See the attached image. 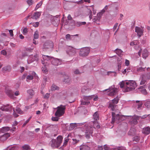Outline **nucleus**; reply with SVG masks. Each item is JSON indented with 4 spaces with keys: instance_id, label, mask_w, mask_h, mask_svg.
<instances>
[{
    "instance_id": "f257e3e1",
    "label": "nucleus",
    "mask_w": 150,
    "mask_h": 150,
    "mask_svg": "<svg viewBox=\"0 0 150 150\" xmlns=\"http://www.w3.org/2000/svg\"><path fill=\"white\" fill-rule=\"evenodd\" d=\"M112 120L111 122L112 124L113 123L115 122V120L116 117V120L117 119L119 120H121V121L124 120H125V119H129V122H130L131 124L134 125L137 124V120L139 119V116L137 115H135L133 116L130 115H123L120 116L119 115L117 114L116 115V116H115V113L114 112H112Z\"/></svg>"
},
{
    "instance_id": "f03ea898",
    "label": "nucleus",
    "mask_w": 150,
    "mask_h": 150,
    "mask_svg": "<svg viewBox=\"0 0 150 150\" xmlns=\"http://www.w3.org/2000/svg\"><path fill=\"white\" fill-rule=\"evenodd\" d=\"M41 60L42 64L45 67L49 66L50 64V62L51 64L56 66L62 64V61L60 59L48 55H43Z\"/></svg>"
},
{
    "instance_id": "7ed1b4c3",
    "label": "nucleus",
    "mask_w": 150,
    "mask_h": 150,
    "mask_svg": "<svg viewBox=\"0 0 150 150\" xmlns=\"http://www.w3.org/2000/svg\"><path fill=\"white\" fill-rule=\"evenodd\" d=\"M85 127V137L87 139H88L90 137V135H92L94 129H95L96 126L94 125V124H92L90 122L88 125L87 124V125L86 124Z\"/></svg>"
},
{
    "instance_id": "20e7f679",
    "label": "nucleus",
    "mask_w": 150,
    "mask_h": 150,
    "mask_svg": "<svg viewBox=\"0 0 150 150\" xmlns=\"http://www.w3.org/2000/svg\"><path fill=\"white\" fill-rule=\"evenodd\" d=\"M55 109H57V110L55 113V115L56 117H52V119L53 121H57L59 120L58 117H61L64 114L66 107L65 106L61 105Z\"/></svg>"
},
{
    "instance_id": "39448f33",
    "label": "nucleus",
    "mask_w": 150,
    "mask_h": 150,
    "mask_svg": "<svg viewBox=\"0 0 150 150\" xmlns=\"http://www.w3.org/2000/svg\"><path fill=\"white\" fill-rule=\"evenodd\" d=\"M63 139L62 136L59 135L57 137L56 139H52L50 142L51 146L53 148H59L61 146Z\"/></svg>"
},
{
    "instance_id": "423d86ee",
    "label": "nucleus",
    "mask_w": 150,
    "mask_h": 150,
    "mask_svg": "<svg viewBox=\"0 0 150 150\" xmlns=\"http://www.w3.org/2000/svg\"><path fill=\"white\" fill-rule=\"evenodd\" d=\"M126 92H128L133 90L137 87V84L133 80H129L126 82Z\"/></svg>"
},
{
    "instance_id": "0eeeda50",
    "label": "nucleus",
    "mask_w": 150,
    "mask_h": 150,
    "mask_svg": "<svg viewBox=\"0 0 150 150\" xmlns=\"http://www.w3.org/2000/svg\"><path fill=\"white\" fill-rule=\"evenodd\" d=\"M119 100V99L117 97L112 100L110 101L109 108L112 111H114L116 106V105L118 102Z\"/></svg>"
},
{
    "instance_id": "6e6552de",
    "label": "nucleus",
    "mask_w": 150,
    "mask_h": 150,
    "mask_svg": "<svg viewBox=\"0 0 150 150\" xmlns=\"http://www.w3.org/2000/svg\"><path fill=\"white\" fill-rule=\"evenodd\" d=\"M93 119L94 120L91 122L92 124H94V125L96 126V128L98 129L100 128V126L98 124V120H99V114L98 112H96L93 115Z\"/></svg>"
},
{
    "instance_id": "1a4fd4ad",
    "label": "nucleus",
    "mask_w": 150,
    "mask_h": 150,
    "mask_svg": "<svg viewBox=\"0 0 150 150\" xmlns=\"http://www.w3.org/2000/svg\"><path fill=\"white\" fill-rule=\"evenodd\" d=\"M90 52V49L88 47L82 48L79 52V55L82 57H85L88 55Z\"/></svg>"
},
{
    "instance_id": "9d476101",
    "label": "nucleus",
    "mask_w": 150,
    "mask_h": 150,
    "mask_svg": "<svg viewBox=\"0 0 150 150\" xmlns=\"http://www.w3.org/2000/svg\"><path fill=\"white\" fill-rule=\"evenodd\" d=\"M34 78L37 79L38 78V76L34 71H30L26 75V81L28 82H29L30 80H32Z\"/></svg>"
},
{
    "instance_id": "9b49d317",
    "label": "nucleus",
    "mask_w": 150,
    "mask_h": 150,
    "mask_svg": "<svg viewBox=\"0 0 150 150\" xmlns=\"http://www.w3.org/2000/svg\"><path fill=\"white\" fill-rule=\"evenodd\" d=\"M66 53L70 57H72L75 55L76 53V49L71 47H68L66 50Z\"/></svg>"
},
{
    "instance_id": "f8f14e48",
    "label": "nucleus",
    "mask_w": 150,
    "mask_h": 150,
    "mask_svg": "<svg viewBox=\"0 0 150 150\" xmlns=\"http://www.w3.org/2000/svg\"><path fill=\"white\" fill-rule=\"evenodd\" d=\"M117 88H115L112 86L110 87L109 88L105 89L103 91H110V93L109 94L110 96H113L115 95L117 91Z\"/></svg>"
},
{
    "instance_id": "ddd939ff",
    "label": "nucleus",
    "mask_w": 150,
    "mask_h": 150,
    "mask_svg": "<svg viewBox=\"0 0 150 150\" xmlns=\"http://www.w3.org/2000/svg\"><path fill=\"white\" fill-rule=\"evenodd\" d=\"M144 30V27H140L136 26L135 28V31L137 34L140 37L143 34Z\"/></svg>"
},
{
    "instance_id": "4468645a",
    "label": "nucleus",
    "mask_w": 150,
    "mask_h": 150,
    "mask_svg": "<svg viewBox=\"0 0 150 150\" xmlns=\"http://www.w3.org/2000/svg\"><path fill=\"white\" fill-rule=\"evenodd\" d=\"M5 92L8 96L11 98H13L14 97V92L9 88V87H6L5 88Z\"/></svg>"
},
{
    "instance_id": "2eb2a0df",
    "label": "nucleus",
    "mask_w": 150,
    "mask_h": 150,
    "mask_svg": "<svg viewBox=\"0 0 150 150\" xmlns=\"http://www.w3.org/2000/svg\"><path fill=\"white\" fill-rule=\"evenodd\" d=\"M12 106H9L8 105H4L1 108V109L3 111H9L11 110Z\"/></svg>"
},
{
    "instance_id": "dca6fc26",
    "label": "nucleus",
    "mask_w": 150,
    "mask_h": 150,
    "mask_svg": "<svg viewBox=\"0 0 150 150\" xmlns=\"http://www.w3.org/2000/svg\"><path fill=\"white\" fill-rule=\"evenodd\" d=\"M145 87L146 86L144 85L140 86L138 88V89L139 90V91L140 92L144 95H146L147 94V92L145 88Z\"/></svg>"
},
{
    "instance_id": "f3484780",
    "label": "nucleus",
    "mask_w": 150,
    "mask_h": 150,
    "mask_svg": "<svg viewBox=\"0 0 150 150\" xmlns=\"http://www.w3.org/2000/svg\"><path fill=\"white\" fill-rule=\"evenodd\" d=\"M52 46V42L51 41H47L43 44V48L44 49H47L51 47Z\"/></svg>"
},
{
    "instance_id": "a211bd4d",
    "label": "nucleus",
    "mask_w": 150,
    "mask_h": 150,
    "mask_svg": "<svg viewBox=\"0 0 150 150\" xmlns=\"http://www.w3.org/2000/svg\"><path fill=\"white\" fill-rule=\"evenodd\" d=\"M38 59L37 55H35L34 56L31 55L29 56L28 60V63L29 64L33 62L34 61Z\"/></svg>"
},
{
    "instance_id": "6ab92c4d",
    "label": "nucleus",
    "mask_w": 150,
    "mask_h": 150,
    "mask_svg": "<svg viewBox=\"0 0 150 150\" xmlns=\"http://www.w3.org/2000/svg\"><path fill=\"white\" fill-rule=\"evenodd\" d=\"M10 136L8 133H6L1 136L0 137V140L2 142H4Z\"/></svg>"
},
{
    "instance_id": "aec40b11",
    "label": "nucleus",
    "mask_w": 150,
    "mask_h": 150,
    "mask_svg": "<svg viewBox=\"0 0 150 150\" xmlns=\"http://www.w3.org/2000/svg\"><path fill=\"white\" fill-rule=\"evenodd\" d=\"M41 12H36L34 13L31 17V18L33 19H37L39 18L41 15Z\"/></svg>"
},
{
    "instance_id": "412c9836",
    "label": "nucleus",
    "mask_w": 150,
    "mask_h": 150,
    "mask_svg": "<svg viewBox=\"0 0 150 150\" xmlns=\"http://www.w3.org/2000/svg\"><path fill=\"white\" fill-rule=\"evenodd\" d=\"M142 132L145 134H149L150 133V127H147L143 128Z\"/></svg>"
},
{
    "instance_id": "4be33fe9",
    "label": "nucleus",
    "mask_w": 150,
    "mask_h": 150,
    "mask_svg": "<svg viewBox=\"0 0 150 150\" xmlns=\"http://www.w3.org/2000/svg\"><path fill=\"white\" fill-rule=\"evenodd\" d=\"M149 55V53L147 51V50L146 49H145L143 50L142 53V57L146 59L147 57H148Z\"/></svg>"
},
{
    "instance_id": "5701e85b",
    "label": "nucleus",
    "mask_w": 150,
    "mask_h": 150,
    "mask_svg": "<svg viewBox=\"0 0 150 150\" xmlns=\"http://www.w3.org/2000/svg\"><path fill=\"white\" fill-rule=\"evenodd\" d=\"M80 150H90V147L86 145H81L80 146Z\"/></svg>"
},
{
    "instance_id": "b1692460",
    "label": "nucleus",
    "mask_w": 150,
    "mask_h": 150,
    "mask_svg": "<svg viewBox=\"0 0 150 150\" xmlns=\"http://www.w3.org/2000/svg\"><path fill=\"white\" fill-rule=\"evenodd\" d=\"M10 129V128L8 127H3L1 128L0 129V132L2 133H5L8 131Z\"/></svg>"
},
{
    "instance_id": "393cba45",
    "label": "nucleus",
    "mask_w": 150,
    "mask_h": 150,
    "mask_svg": "<svg viewBox=\"0 0 150 150\" xmlns=\"http://www.w3.org/2000/svg\"><path fill=\"white\" fill-rule=\"evenodd\" d=\"M141 77V79L140 83V85H144L145 84L146 82V80L144 78L145 75H142Z\"/></svg>"
},
{
    "instance_id": "a878e982",
    "label": "nucleus",
    "mask_w": 150,
    "mask_h": 150,
    "mask_svg": "<svg viewBox=\"0 0 150 150\" xmlns=\"http://www.w3.org/2000/svg\"><path fill=\"white\" fill-rule=\"evenodd\" d=\"M83 125V123H71L70 124V127L71 129H73L75 127H77V125Z\"/></svg>"
},
{
    "instance_id": "bb28decb",
    "label": "nucleus",
    "mask_w": 150,
    "mask_h": 150,
    "mask_svg": "<svg viewBox=\"0 0 150 150\" xmlns=\"http://www.w3.org/2000/svg\"><path fill=\"white\" fill-rule=\"evenodd\" d=\"M95 96V95H92L89 96H83V99L85 100H90L92 99Z\"/></svg>"
},
{
    "instance_id": "cd10ccee",
    "label": "nucleus",
    "mask_w": 150,
    "mask_h": 150,
    "mask_svg": "<svg viewBox=\"0 0 150 150\" xmlns=\"http://www.w3.org/2000/svg\"><path fill=\"white\" fill-rule=\"evenodd\" d=\"M85 22L76 21V26L77 27H79L82 25H84L86 24Z\"/></svg>"
},
{
    "instance_id": "c85d7f7f",
    "label": "nucleus",
    "mask_w": 150,
    "mask_h": 150,
    "mask_svg": "<svg viewBox=\"0 0 150 150\" xmlns=\"http://www.w3.org/2000/svg\"><path fill=\"white\" fill-rule=\"evenodd\" d=\"M136 130L134 128H131L128 133V134L129 135H133L135 134Z\"/></svg>"
},
{
    "instance_id": "c756f323",
    "label": "nucleus",
    "mask_w": 150,
    "mask_h": 150,
    "mask_svg": "<svg viewBox=\"0 0 150 150\" xmlns=\"http://www.w3.org/2000/svg\"><path fill=\"white\" fill-rule=\"evenodd\" d=\"M115 51L117 54L121 57V56L122 55L123 52L122 50L120 49H117L115 50Z\"/></svg>"
},
{
    "instance_id": "7c9ffc66",
    "label": "nucleus",
    "mask_w": 150,
    "mask_h": 150,
    "mask_svg": "<svg viewBox=\"0 0 150 150\" xmlns=\"http://www.w3.org/2000/svg\"><path fill=\"white\" fill-rule=\"evenodd\" d=\"M98 147L99 150H102L103 149V146H98ZM104 148L105 150H110V149L106 145H104Z\"/></svg>"
},
{
    "instance_id": "2f4dec72",
    "label": "nucleus",
    "mask_w": 150,
    "mask_h": 150,
    "mask_svg": "<svg viewBox=\"0 0 150 150\" xmlns=\"http://www.w3.org/2000/svg\"><path fill=\"white\" fill-rule=\"evenodd\" d=\"M69 135L68 134L67 137L66 138H65L64 139L63 144V146H66V145L67 144L69 140V139L68 138L69 137Z\"/></svg>"
},
{
    "instance_id": "473e14b6",
    "label": "nucleus",
    "mask_w": 150,
    "mask_h": 150,
    "mask_svg": "<svg viewBox=\"0 0 150 150\" xmlns=\"http://www.w3.org/2000/svg\"><path fill=\"white\" fill-rule=\"evenodd\" d=\"M3 70L4 71L9 72L11 71V68L9 66H8L4 67L3 68Z\"/></svg>"
},
{
    "instance_id": "72a5a7b5",
    "label": "nucleus",
    "mask_w": 150,
    "mask_h": 150,
    "mask_svg": "<svg viewBox=\"0 0 150 150\" xmlns=\"http://www.w3.org/2000/svg\"><path fill=\"white\" fill-rule=\"evenodd\" d=\"M117 65H122V63L124 62V59L120 57L117 59Z\"/></svg>"
},
{
    "instance_id": "f704fd0d",
    "label": "nucleus",
    "mask_w": 150,
    "mask_h": 150,
    "mask_svg": "<svg viewBox=\"0 0 150 150\" xmlns=\"http://www.w3.org/2000/svg\"><path fill=\"white\" fill-rule=\"evenodd\" d=\"M59 88L54 84H52L51 87V90L52 91H54L56 90H58Z\"/></svg>"
},
{
    "instance_id": "c9c22d12",
    "label": "nucleus",
    "mask_w": 150,
    "mask_h": 150,
    "mask_svg": "<svg viewBox=\"0 0 150 150\" xmlns=\"http://www.w3.org/2000/svg\"><path fill=\"white\" fill-rule=\"evenodd\" d=\"M126 82L122 81L120 83V87L121 88L124 87L125 91H126V86L125 85Z\"/></svg>"
},
{
    "instance_id": "e433bc0d",
    "label": "nucleus",
    "mask_w": 150,
    "mask_h": 150,
    "mask_svg": "<svg viewBox=\"0 0 150 150\" xmlns=\"http://www.w3.org/2000/svg\"><path fill=\"white\" fill-rule=\"evenodd\" d=\"M42 1H41L38 3L36 6V7L35 8V10H37L39 8H40V6H41L42 5Z\"/></svg>"
},
{
    "instance_id": "4c0bfd02",
    "label": "nucleus",
    "mask_w": 150,
    "mask_h": 150,
    "mask_svg": "<svg viewBox=\"0 0 150 150\" xmlns=\"http://www.w3.org/2000/svg\"><path fill=\"white\" fill-rule=\"evenodd\" d=\"M144 105L148 108H150V101L148 100L144 103Z\"/></svg>"
},
{
    "instance_id": "58836bf2",
    "label": "nucleus",
    "mask_w": 150,
    "mask_h": 150,
    "mask_svg": "<svg viewBox=\"0 0 150 150\" xmlns=\"http://www.w3.org/2000/svg\"><path fill=\"white\" fill-rule=\"evenodd\" d=\"M39 37V34L38 32L37 31H36L34 34V39H37Z\"/></svg>"
},
{
    "instance_id": "ea45409f",
    "label": "nucleus",
    "mask_w": 150,
    "mask_h": 150,
    "mask_svg": "<svg viewBox=\"0 0 150 150\" xmlns=\"http://www.w3.org/2000/svg\"><path fill=\"white\" fill-rule=\"evenodd\" d=\"M23 150H30V148L29 146L27 145H24L22 146Z\"/></svg>"
},
{
    "instance_id": "a19ab883",
    "label": "nucleus",
    "mask_w": 150,
    "mask_h": 150,
    "mask_svg": "<svg viewBox=\"0 0 150 150\" xmlns=\"http://www.w3.org/2000/svg\"><path fill=\"white\" fill-rule=\"evenodd\" d=\"M27 93L30 96H33L34 95V91L32 89H29L27 91Z\"/></svg>"
},
{
    "instance_id": "79ce46f5",
    "label": "nucleus",
    "mask_w": 150,
    "mask_h": 150,
    "mask_svg": "<svg viewBox=\"0 0 150 150\" xmlns=\"http://www.w3.org/2000/svg\"><path fill=\"white\" fill-rule=\"evenodd\" d=\"M70 78L68 77H66L64 81V82L67 83H70Z\"/></svg>"
},
{
    "instance_id": "37998d69",
    "label": "nucleus",
    "mask_w": 150,
    "mask_h": 150,
    "mask_svg": "<svg viewBox=\"0 0 150 150\" xmlns=\"http://www.w3.org/2000/svg\"><path fill=\"white\" fill-rule=\"evenodd\" d=\"M28 32V30L27 28H24L23 30L22 33L24 35H26Z\"/></svg>"
},
{
    "instance_id": "c03bdc74",
    "label": "nucleus",
    "mask_w": 150,
    "mask_h": 150,
    "mask_svg": "<svg viewBox=\"0 0 150 150\" xmlns=\"http://www.w3.org/2000/svg\"><path fill=\"white\" fill-rule=\"evenodd\" d=\"M73 142L72 144H75L78 143L80 141L79 140L76 139H72Z\"/></svg>"
},
{
    "instance_id": "a18cd8bd",
    "label": "nucleus",
    "mask_w": 150,
    "mask_h": 150,
    "mask_svg": "<svg viewBox=\"0 0 150 150\" xmlns=\"http://www.w3.org/2000/svg\"><path fill=\"white\" fill-rule=\"evenodd\" d=\"M16 111L19 114H21L23 113V112L18 107L16 108Z\"/></svg>"
},
{
    "instance_id": "49530a36",
    "label": "nucleus",
    "mask_w": 150,
    "mask_h": 150,
    "mask_svg": "<svg viewBox=\"0 0 150 150\" xmlns=\"http://www.w3.org/2000/svg\"><path fill=\"white\" fill-rule=\"evenodd\" d=\"M89 101H85L82 100L81 101V104L83 105H88L90 104Z\"/></svg>"
},
{
    "instance_id": "de8ad7c7",
    "label": "nucleus",
    "mask_w": 150,
    "mask_h": 150,
    "mask_svg": "<svg viewBox=\"0 0 150 150\" xmlns=\"http://www.w3.org/2000/svg\"><path fill=\"white\" fill-rule=\"evenodd\" d=\"M27 2L29 6H31L33 4L34 1L33 0H27Z\"/></svg>"
},
{
    "instance_id": "09e8293b",
    "label": "nucleus",
    "mask_w": 150,
    "mask_h": 150,
    "mask_svg": "<svg viewBox=\"0 0 150 150\" xmlns=\"http://www.w3.org/2000/svg\"><path fill=\"white\" fill-rule=\"evenodd\" d=\"M145 68L146 67L143 68L142 67H139L137 69V71L139 72H142L144 71Z\"/></svg>"
},
{
    "instance_id": "8fccbe9b",
    "label": "nucleus",
    "mask_w": 150,
    "mask_h": 150,
    "mask_svg": "<svg viewBox=\"0 0 150 150\" xmlns=\"http://www.w3.org/2000/svg\"><path fill=\"white\" fill-rule=\"evenodd\" d=\"M71 35L67 34L65 36V38L67 40H71Z\"/></svg>"
},
{
    "instance_id": "3c124183",
    "label": "nucleus",
    "mask_w": 150,
    "mask_h": 150,
    "mask_svg": "<svg viewBox=\"0 0 150 150\" xmlns=\"http://www.w3.org/2000/svg\"><path fill=\"white\" fill-rule=\"evenodd\" d=\"M149 114L148 115H144L142 116H139V119L140 118H141V119H145V118H146V117H148L149 118Z\"/></svg>"
},
{
    "instance_id": "603ef678",
    "label": "nucleus",
    "mask_w": 150,
    "mask_h": 150,
    "mask_svg": "<svg viewBox=\"0 0 150 150\" xmlns=\"http://www.w3.org/2000/svg\"><path fill=\"white\" fill-rule=\"evenodd\" d=\"M76 21L74 20H72L71 22V24L72 26H76Z\"/></svg>"
},
{
    "instance_id": "864d4df0",
    "label": "nucleus",
    "mask_w": 150,
    "mask_h": 150,
    "mask_svg": "<svg viewBox=\"0 0 150 150\" xmlns=\"http://www.w3.org/2000/svg\"><path fill=\"white\" fill-rule=\"evenodd\" d=\"M139 139V137L138 136H136L134 137L133 141L137 142Z\"/></svg>"
},
{
    "instance_id": "5fc2aeb1",
    "label": "nucleus",
    "mask_w": 150,
    "mask_h": 150,
    "mask_svg": "<svg viewBox=\"0 0 150 150\" xmlns=\"http://www.w3.org/2000/svg\"><path fill=\"white\" fill-rule=\"evenodd\" d=\"M129 61L126 59L125 62V65L127 66H128L129 65Z\"/></svg>"
},
{
    "instance_id": "6e6d98bb",
    "label": "nucleus",
    "mask_w": 150,
    "mask_h": 150,
    "mask_svg": "<svg viewBox=\"0 0 150 150\" xmlns=\"http://www.w3.org/2000/svg\"><path fill=\"white\" fill-rule=\"evenodd\" d=\"M50 96V94L49 93H46L44 96V98L47 99Z\"/></svg>"
},
{
    "instance_id": "4d7b16f0",
    "label": "nucleus",
    "mask_w": 150,
    "mask_h": 150,
    "mask_svg": "<svg viewBox=\"0 0 150 150\" xmlns=\"http://www.w3.org/2000/svg\"><path fill=\"white\" fill-rule=\"evenodd\" d=\"M113 73L114 74V76H115L116 74L115 72H112V71H108L107 72V74L108 75H109L110 74Z\"/></svg>"
},
{
    "instance_id": "13d9d810",
    "label": "nucleus",
    "mask_w": 150,
    "mask_h": 150,
    "mask_svg": "<svg viewBox=\"0 0 150 150\" xmlns=\"http://www.w3.org/2000/svg\"><path fill=\"white\" fill-rule=\"evenodd\" d=\"M1 54L3 55H5L6 54L7 52L5 50H3L1 51Z\"/></svg>"
},
{
    "instance_id": "bf43d9fd",
    "label": "nucleus",
    "mask_w": 150,
    "mask_h": 150,
    "mask_svg": "<svg viewBox=\"0 0 150 150\" xmlns=\"http://www.w3.org/2000/svg\"><path fill=\"white\" fill-rule=\"evenodd\" d=\"M118 23H116L115 24L113 28V31H115V30L116 29L118 26Z\"/></svg>"
},
{
    "instance_id": "052dcab7",
    "label": "nucleus",
    "mask_w": 150,
    "mask_h": 150,
    "mask_svg": "<svg viewBox=\"0 0 150 150\" xmlns=\"http://www.w3.org/2000/svg\"><path fill=\"white\" fill-rule=\"evenodd\" d=\"M74 73L76 74H78L81 73L78 69H76L74 71Z\"/></svg>"
},
{
    "instance_id": "680f3d73",
    "label": "nucleus",
    "mask_w": 150,
    "mask_h": 150,
    "mask_svg": "<svg viewBox=\"0 0 150 150\" xmlns=\"http://www.w3.org/2000/svg\"><path fill=\"white\" fill-rule=\"evenodd\" d=\"M93 100L94 101H96L98 99V97L97 96H95L94 98H93Z\"/></svg>"
},
{
    "instance_id": "e2e57ef3",
    "label": "nucleus",
    "mask_w": 150,
    "mask_h": 150,
    "mask_svg": "<svg viewBox=\"0 0 150 150\" xmlns=\"http://www.w3.org/2000/svg\"><path fill=\"white\" fill-rule=\"evenodd\" d=\"M87 88L86 87L84 86L81 89V91L83 93H84V91L87 90Z\"/></svg>"
},
{
    "instance_id": "0e129e2a",
    "label": "nucleus",
    "mask_w": 150,
    "mask_h": 150,
    "mask_svg": "<svg viewBox=\"0 0 150 150\" xmlns=\"http://www.w3.org/2000/svg\"><path fill=\"white\" fill-rule=\"evenodd\" d=\"M84 1V0H81L80 1L75 2V3H76L78 4H82V3H83Z\"/></svg>"
},
{
    "instance_id": "69168bd1",
    "label": "nucleus",
    "mask_w": 150,
    "mask_h": 150,
    "mask_svg": "<svg viewBox=\"0 0 150 150\" xmlns=\"http://www.w3.org/2000/svg\"><path fill=\"white\" fill-rule=\"evenodd\" d=\"M9 31L11 36H13V30H9Z\"/></svg>"
},
{
    "instance_id": "338daca9",
    "label": "nucleus",
    "mask_w": 150,
    "mask_h": 150,
    "mask_svg": "<svg viewBox=\"0 0 150 150\" xmlns=\"http://www.w3.org/2000/svg\"><path fill=\"white\" fill-rule=\"evenodd\" d=\"M67 18L68 20H72V18L71 17V15L70 14L68 15L67 16Z\"/></svg>"
},
{
    "instance_id": "774afa93",
    "label": "nucleus",
    "mask_w": 150,
    "mask_h": 150,
    "mask_svg": "<svg viewBox=\"0 0 150 150\" xmlns=\"http://www.w3.org/2000/svg\"><path fill=\"white\" fill-rule=\"evenodd\" d=\"M20 68H21L20 71L21 73H22L24 70L25 68L23 67H20Z\"/></svg>"
}]
</instances>
